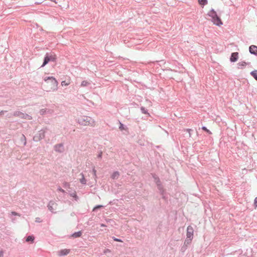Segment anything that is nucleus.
Listing matches in <instances>:
<instances>
[{
    "label": "nucleus",
    "instance_id": "obj_46",
    "mask_svg": "<svg viewBox=\"0 0 257 257\" xmlns=\"http://www.w3.org/2000/svg\"><path fill=\"white\" fill-rule=\"evenodd\" d=\"M4 256V251L3 250H1L0 251V257H3Z\"/></svg>",
    "mask_w": 257,
    "mask_h": 257
},
{
    "label": "nucleus",
    "instance_id": "obj_10",
    "mask_svg": "<svg viewBox=\"0 0 257 257\" xmlns=\"http://www.w3.org/2000/svg\"><path fill=\"white\" fill-rule=\"evenodd\" d=\"M54 150L55 151L62 153L64 151V147L62 144H59L55 145Z\"/></svg>",
    "mask_w": 257,
    "mask_h": 257
},
{
    "label": "nucleus",
    "instance_id": "obj_25",
    "mask_svg": "<svg viewBox=\"0 0 257 257\" xmlns=\"http://www.w3.org/2000/svg\"><path fill=\"white\" fill-rule=\"evenodd\" d=\"M184 132H186L188 133V134H189V138L191 137V132H193V130L192 129L187 128V129L184 130Z\"/></svg>",
    "mask_w": 257,
    "mask_h": 257
},
{
    "label": "nucleus",
    "instance_id": "obj_29",
    "mask_svg": "<svg viewBox=\"0 0 257 257\" xmlns=\"http://www.w3.org/2000/svg\"><path fill=\"white\" fill-rule=\"evenodd\" d=\"M159 192L163 196V198L164 199H166L165 196H164L165 190L164 189V188L159 190Z\"/></svg>",
    "mask_w": 257,
    "mask_h": 257
},
{
    "label": "nucleus",
    "instance_id": "obj_51",
    "mask_svg": "<svg viewBox=\"0 0 257 257\" xmlns=\"http://www.w3.org/2000/svg\"><path fill=\"white\" fill-rule=\"evenodd\" d=\"M41 3H42V2H36L35 3V4H40Z\"/></svg>",
    "mask_w": 257,
    "mask_h": 257
},
{
    "label": "nucleus",
    "instance_id": "obj_19",
    "mask_svg": "<svg viewBox=\"0 0 257 257\" xmlns=\"http://www.w3.org/2000/svg\"><path fill=\"white\" fill-rule=\"evenodd\" d=\"M141 112L142 113L146 114L149 115V113L148 112L147 109H146L145 107L141 106Z\"/></svg>",
    "mask_w": 257,
    "mask_h": 257
},
{
    "label": "nucleus",
    "instance_id": "obj_50",
    "mask_svg": "<svg viewBox=\"0 0 257 257\" xmlns=\"http://www.w3.org/2000/svg\"><path fill=\"white\" fill-rule=\"evenodd\" d=\"M50 1H52V2H53L55 3H57L56 0H50Z\"/></svg>",
    "mask_w": 257,
    "mask_h": 257
},
{
    "label": "nucleus",
    "instance_id": "obj_32",
    "mask_svg": "<svg viewBox=\"0 0 257 257\" xmlns=\"http://www.w3.org/2000/svg\"><path fill=\"white\" fill-rule=\"evenodd\" d=\"M70 184L67 182H65L63 184V187L65 188H70Z\"/></svg>",
    "mask_w": 257,
    "mask_h": 257
},
{
    "label": "nucleus",
    "instance_id": "obj_8",
    "mask_svg": "<svg viewBox=\"0 0 257 257\" xmlns=\"http://www.w3.org/2000/svg\"><path fill=\"white\" fill-rule=\"evenodd\" d=\"M54 111L53 109L49 108H43L40 110V113L42 115L47 114H51Z\"/></svg>",
    "mask_w": 257,
    "mask_h": 257
},
{
    "label": "nucleus",
    "instance_id": "obj_49",
    "mask_svg": "<svg viewBox=\"0 0 257 257\" xmlns=\"http://www.w3.org/2000/svg\"><path fill=\"white\" fill-rule=\"evenodd\" d=\"M191 242V241H189V240H188L187 242H186V243L185 244H189Z\"/></svg>",
    "mask_w": 257,
    "mask_h": 257
},
{
    "label": "nucleus",
    "instance_id": "obj_38",
    "mask_svg": "<svg viewBox=\"0 0 257 257\" xmlns=\"http://www.w3.org/2000/svg\"><path fill=\"white\" fill-rule=\"evenodd\" d=\"M58 190L60 192L64 193H66L65 191L64 190H63V189H62L60 187H59L58 188Z\"/></svg>",
    "mask_w": 257,
    "mask_h": 257
},
{
    "label": "nucleus",
    "instance_id": "obj_13",
    "mask_svg": "<svg viewBox=\"0 0 257 257\" xmlns=\"http://www.w3.org/2000/svg\"><path fill=\"white\" fill-rule=\"evenodd\" d=\"M49 62H50V59L49 58V54L48 53H46L45 56L43 63L41 66V67H44L46 64H47Z\"/></svg>",
    "mask_w": 257,
    "mask_h": 257
},
{
    "label": "nucleus",
    "instance_id": "obj_24",
    "mask_svg": "<svg viewBox=\"0 0 257 257\" xmlns=\"http://www.w3.org/2000/svg\"><path fill=\"white\" fill-rule=\"evenodd\" d=\"M49 58H50V61H52V62H55L56 61V58L55 57V55H49Z\"/></svg>",
    "mask_w": 257,
    "mask_h": 257
},
{
    "label": "nucleus",
    "instance_id": "obj_28",
    "mask_svg": "<svg viewBox=\"0 0 257 257\" xmlns=\"http://www.w3.org/2000/svg\"><path fill=\"white\" fill-rule=\"evenodd\" d=\"M202 129L203 131H205L206 132H207V133L208 134H212V133H211V132L209 130H208V129L207 128V127H206V126H202Z\"/></svg>",
    "mask_w": 257,
    "mask_h": 257
},
{
    "label": "nucleus",
    "instance_id": "obj_14",
    "mask_svg": "<svg viewBox=\"0 0 257 257\" xmlns=\"http://www.w3.org/2000/svg\"><path fill=\"white\" fill-rule=\"evenodd\" d=\"M119 176V173L118 172V171H115L114 172L111 176V178L112 179H117L118 178Z\"/></svg>",
    "mask_w": 257,
    "mask_h": 257
},
{
    "label": "nucleus",
    "instance_id": "obj_37",
    "mask_svg": "<svg viewBox=\"0 0 257 257\" xmlns=\"http://www.w3.org/2000/svg\"><path fill=\"white\" fill-rule=\"evenodd\" d=\"M35 221L37 223H40L42 221V220H41V219L40 218L37 217V218H36Z\"/></svg>",
    "mask_w": 257,
    "mask_h": 257
},
{
    "label": "nucleus",
    "instance_id": "obj_18",
    "mask_svg": "<svg viewBox=\"0 0 257 257\" xmlns=\"http://www.w3.org/2000/svg\"><path fill=\"white\" fill-rule=\"evenodd\" d=\"M250 74L257 81V70L250 72Z\"/></svg>",
    "mask_w": 257,
    "mask_h": 257
},
{
    "label": "nucleus",
    "instance_id": "obj_47",
    "mask_svg": "<svg viewBox=\"0 0 257 257\" xmlns=\"http://www.w3.org/2000/svg\"><path fill=\"white\" fill-rule=\"evenodd\" d=\"M7 111H5V110H2L1 111H0V115H2V114H4L5 112H7Z\"/></svg>",
    "mask_w": 257,
    "mask_h": 257
},
{
    "label": "nucleus",
    "instance_id": "obj_43",
    "mask_svg": "<svg viewBox=\"0 0 257 257\" xmlns=\"http://www.w3.org/2000/svg\"><path fill=\"white\" fill-rule=\"evenodd\" d=\"M157 188L159 191L164 188L163 185L160 184H159V185L157 186Z\"/></svg>",
    "mask_w": 257,
    "mask_h": 257
},
{
    "label": "nucleus",
    "instance_id": "obj_53",
    "mask_svg": "<svg viewBox=\"0 0 257 257\" xmlns=\"http://www.w3.org/2000/svg\"><path fill=\"white\" fill-rule=\"evenodd\" d=\"M73 214H74V213H71V216H73Z\"/></svg>",
    "mask_w": 257,
    "mask_h": 257
},
{
    "label": "nucleus",
    "instance_id": "obj_9",
    "mask_svg": "<svg viewBox=\"0 0 257 257\" xmlns=\"http://www.w3.org/2000/svg\"><path fill=\"white\" fill-rule=\"evenodd\" d=\"M238 58V53L237 52L232 53L230 57V61L231 62H236Z\"/></svg>",
    "mask_w": 257,
    "mask_h": 257
},
{
    "label": "nucleus",
    "instance_id": "obj_42",
    "mask_svg": "<svg viewBox=\"0 0 257 257\" xmlns=\"http://www.w3.org/2000/svg\"><path fill=\"white\" fill-rule=\"evenodd\" d=\"M61 85L62 86H67L68 85V84L67 83H66L65 81H63L61 82Z\"/></svg>",
    "mask_w": 257,
    "mask_h": 257
},
{
    "label": "nucleus",
    "instance_id": "obj_16",
    "mask_svg": "<svg viewBox=\"0 0 257 257\" xmlns=\"http://www.w3.org/2000/svg\"><path fill=\"white\" fill-rule=\"evenodd\" d=\"M247 63L245 62H240L237 63V68L238 69H243L246 65Z\"/></svg>",
    "mask_w": 257,
    "mask_h": 257
},
{
    "label": "nucleus",
    "instance_id": "obj_26",
    "mask_svg": "<svg viewBox=\"0 0 257 257\" xmlns=\"http://www.w3.org/2000/svg\"><path fill=\"white\" fill-rule=\"evenodd\" d=\"M21 140L22 142L24 143V145H26V138L24 135H22V137L21 138Z\"/></svg>",
    "mask_w": 257,
    "mask_h": 257
},
{
    "label": "nucleus",
    "instance_id": "obj_15",
    "mask_svg": "<svg viewBox=\"0 0 257 257\" xmlns=\"http://www.w3.org/2000/svg\"><path fill=\"white\" fill-rule=\"evenodd\" d=\"M69 195L73 197L74 198V199L76 201H78V200H79V197L76 194V193L75 191H74L73 192H70L69 193Z\"/></svg>",
    "mask_w": 257,
    "mask_h": 257
},
{
    "label": "nucleus",
    "instance_id": "obj_21",
    "mask_svg": "<svg viewBox=\"0 0 257 257\" xmlns=\"http://www.w3.org/2000/svg\"><path fill=\"white\" fill-rule=\"evenodd\" d=\"M81 175L82 176V178L80 180V182L81 184L85 185L86 183V180L85 179L83 173H81Z\"/></svg>",
    "mask_w": 257,
    "mask_h": 257
},
{
    "label": "nucleus",
    "instance_id": "obj_2",
    "mask_svg": "<svg viewBox=\"0 0 257 257\" xmlns=\"http://www.w3.org/2000/svg\"><path fill=\"white\" fill-rule=\"evenodd\" d=\"M207 15L211 18V21L214 25L220 26L223 24L220 18L218 16L214 9H212L208 13Z\"/></svg>",
    "mask_w": 257,
    "mask_h": 257
},
{
    "label": "nucleus",
    "instance_id": "obj_20",
    "mask_svg": "<svg viewBox=\"0 0 257 257\" xmlns=\"http://www.w3.org/2000/svg\"><path fill=\"white\" fill-rule=\"evenodd\" d=\"M34 237L33 235H29L27 237L26 241L27 242H33L34 240Z\"/></svg>",
    "mask_w": 257,
    "mask_h": 257
},
{
    "label": "nucleus",
    "instance_id": "obj_31",
    "mask_svg": "<svg viewBox=\"0 0 257 257\" xmlns=\"http://www.w3.org/2000/svg\"><path fill=\"white\" fill-rule=\"evenodd\" d=\"M92 173H93V177L96 179L97 176H96V170L95 169V168L93 167V169H92Z\"/></svg>",
    "mask_w": 257,
    "mask_h": 257
},
{
    "label": "nucleus",
    "instance_id": "obj_34",
    "mask_svg": "<svg viewBox=\"0 0 257 257\" xmlns=\"http://www.w3.org/2000/svg\"><path fill=\"white\" fill-rule=\"evenodd\" d=\"M111 252V250L109 249L106 248L104 250L103 254H106L107 253H109Z\"/></svg>",
    "mask_w": 257,
    "mask_h": 257
},
{
    "label": "nucleus",
    "instance_id": "obj_7",
    "mask_svg": "<svg viewBox=\"0 0 257 257\" xmlns=\"http://www.w3.org/2000/svg\"><path fill=\"white\" fill-rule=\"evenodd\" d=\"M56 206L57 204L53 201H51L49 202L48 205V209L53 213H55L56 212L55 211V210L56 209Z\"/></svg>",
    "mask_w": 257,
    "mask_h": 257
},
{
    "label": "nucleus",
    "instance_id": "obj_22",
    "mask_svg": "<svg viewBox=\"0 0 257 257\" xmlns=\"http://www.w3.org/2000/svg\"><path fill=\"white\" fill-rule=\"evenodd\" d=\"M90 84V83L87 81H82L81 84V86L82 87L87 86Z\"/></svg>",
    "mask_w": 257,
    "mask_h": 257
},
{
    "label": "nucleus",
    "instance_id": "obj_40",
    "mask_svg": "<svg viewBox=\"0 0 257 257\" xmlns=\"http://www.w3.org/2000/svg\"><path fill=\"white\" fill-rule=\"evenodd\" d=\"M155 183H156V184L157 185V186H158L159 185V184L162 185L160 179H158L157 180V182H156Z\"/></svg>",
    "mask_w": 257,
    "mask_h": 257
},
{
    "label": "nucleus",
    "instance_id": "obj_5",
    "mask_svg": "<svg viewBox=\"0 0 257 257\" xmlns=\"http://www.w3.org/2000/svg\"><path fill=\"white\" fill-rule=\"evenodd\" d=\"M193 228L191 225L188 226L187 228V239L185 240V243L188 240H189V241H191L193 237Z\"/></svg>",
    "mask_w": 257,
    "mask_h": 257
},
{
    "label": "nucleus",
    "instance_id": "obj_27",
    "mask_svg": "<svg viewBox=\"0 0 257 257\" xmlns=\"http://www.w3.org/2000/svg\"><path fill=\"white\" fill-rule=\"evenodd\" d=\"M119 124H120V125L119 126V128L120 131H123L125 129V126L120 121H119Z\"/></svg>",
    "mask_w": 257,
    "mask_h": 257
},
{
    "label": "nucleus",
    "instance_id": "obj_4",
    "mask_svg": "<svg viewBox=\"0 0 257 257\" xmlns=\"http://www.w3.org/2000/svg\"><path fill=\"white\" fill-rule=\"evenodd\" d=\"M13 116L19 117L21 118L27 119L28 120H31L32 119V117L31 115L27 113H23L20 111H16L13 113Z\"/></svg>",
    "mask_w": 257,
    "mask_h": 257
},
{
    "label": "nucleus",
    "instance_id": "obj_17",
    "mask_svg": "<svg viewBox=\"0 0 257 257\" xmlns=\"http://www.w3.org/2000/svg\"><path fill=\"white\" fill-rule=\"evenodd\" d=\"M81 235H82V232L81 231H79L75 232L73 233L72 234V236L74 238H77V237H80L81 236Z\"/></svg>",
    "mask_w": 257,
    "mask_h": 257
},
{
    "label": "nucleus",
    "instance_id": "obj_44",
    "mask_svg": "<svg viewBox=\"0 0 257 257\" xmlns=\"http://www.w3.org/2000/svg\"><path fill=\"white\" fill-rule=\"evenodd\" d=\"M13 116V113H8L7 115V117H8V118H10L12 116Z\"/></svg>",
    "mask_w": 257,
    "mask_h": 257
},
{
    "label": "nucleus",
    "instance_id": "obj_35",
    "mask_svg": "<svg viewBox=\"0 0 257 257\" xmlns=\"http://www.w3.org/2000/svg\"><path fill=\"white\" fill-rule=\"evenodd\" d=\"M153 177L154 179V181L156 182L158 179H160L156 175H153Z\"/></svg>",
    "mask_w": 257,
    "mask_h": 257
},
{
    "label": "nucleus",
    "instance_id": "obj_12",
    "mask_svg": "<svg viewBox=\"0 0 257 257\" xmlns=\"http://www.w3.org/2000/svg\"><path fill=\"white\" fill-rule=\"evenodd\" d=\"M70 252L69 249H61L58 252V255L59 256H65L69 254Z\"/></svg>",
    "mask_w": 257,
    "mask_h": 257
},
{
    "label": "nucleus",
    "instance_id": "obj_23",
    "mask_svg": "<svg viewBox=\"0 0 257 257\" xmlns=\"http://www.w3.org/2000/svg\"><path fill=\"white\" fill-rule=\"evenodd\" d=\"M200 5L204 6L207 4V0H198Z\"/></svg>",
    "mask_w": 257,
    "mask_h": 257
},
{
    "label": "nucleus",
    "instance_id": "obj_36",
    "mask_svg": "<svg viewBox=\"0 0 257 257\" xmlns=\"http://www.w3.org/2000/svg\"><path fill=\"white\" fill-rule=\"evenodd\" d=\"M105 221L107 222V223H111V222H113V220L111 219H109V218H106L105 219Z\"/></svg>",
    "mask_w": 257,
    "mask_h": 257
},
{
    "label": "nucleus",
    "instance_id": "obj_52",
    "mask_svg": "<svg viewBox=\"0 0 257 257\" xmlns=\"http://www.w3.org/2000/svg\"><path fill=\"white\" fill-rule=\"evenodd\" d=\"M15 220V218H12V221L13 222H14Z\"/></svg>",
    "mask_w": 257,
    "mask_h": 257
},
{
    "label": "nucleus",
    "instance_id": "obj_6",
    "mask_svg": "<svg viewBox=\"0 0 257 257\" xmlns=\"http://www.w3.org/2000/svg\"><path fill=\"white\" fill-rule=\"evenodd\" d=\"M45 131L41 130L39 131L34 137L33 140L35 142H38L45 137Z\"/></svg>",
    "mask_w": 257,
    "mask_h": 257
},
{
    "label": "nucleus",
    "instance_id": "obj_39",
    "mask_svg": "<svg viewBox=\"0 0 257 257\" xmlns=\"http://www.w3.org/2000/svg\"><path fill=\"white\" fill-rule=\"evenodd\" d=\"M11 214H12V215H15V216H16V215H18V216H20V215L19 213H17L16 212H15V211H12V212H11Z\"/></svg>",
    "mask_w": 257,
    "mask_h": 257
},
{
    "label": "nucleus",
    "instance_id": "obj_41",
    "mask_svg": "<svg viewBox=\"0 0 257 257\" xmlns=\"http://www.w3.org/2000/svg\"><path fill=\"white\" fill-rule=\"evenodd\" d=\"M254 205L255 207H257V196L255 198L254 200Z\"/></svg>",
    "mask_w": 257,
    "mask_h": 257
},
{
    "label": "nucleus",
    "instance_id": "obj_45",
    "mask_svg": "<svg viewBox=\"0 0 257 257\" xmlns=\"http://www.w3.org/2000/svg\"><path fill=\"white\" fill-rule=\"evenodd\" d=\"M102 152H100L98 154V155H97V158H99V159L101 158V157H102Z\"/></svg>",
    "mask_w": 257,
    "mask_h": 257
},
{
    "label": "nucleus",
    "instance_id": "obj_3",
    "mask_svg": "<svg viewBox=\"0 0 257 257\" xmlns=\"http://www.w3.org/2000/svg\"><path fill=\"white\" fill-rule=\"evenodd\" d=\"M77 122L82 125L93 126L94 124V120L89 116H83L77 119Z\"/></svg>",
    "mask_w": 257,
    "mask_h": 257
},
{
    "label": "nucleus",
    "instance_id": "obj_30",
    "mask_svg": "<svg viewBox=\"0 0 257 257\" xmlns=\"http://www.w3.org/2000/svg\"><path fill=\"white\" fill-rule=\"evenodd\" d=\"M103 207V206L101 205H97L94 207V208L93 209V211H95L96 210L102 208Z\"/></svg>",
    "mask_w": 257,
    "mask_h": 257
},
{
    "label": "nucleus",
    "instance_id": "obj_1",
    "mask_svg": "<svg viewBox=\"0 0 257 257\" xmlns=\"http://www.w3.org/2000/svg\"><path fill=\"white\" fill-rule=\"evenodd\" d=\"M44 80L47 86L49 87L47 91H53L57 89L58 82L55 78L53 77H46L44 78Z\"/></svg>",
    "mask_w": 257,
    "mask_h": 257
},
{
    "label": "nucleus",
    "instance_id": "obj_11",
    "mask_svg": "<svg viewBox=\"0 0 257 257\" xmlns=\"http://www.w3.org/2000/svg\"><path fill=\"white\" fill-rule=\"evenodd\" d=\"M249 51L250 54L257 56V46L251 45L249 47Z\"/></svg>",
    "mask_w": 257,
    "mask_h": 257
},
{
    "label": "nucleus",
    "instance_id": "obj_48",
    "mask_svg": "<svg viewBox=\"0 0 257 257\" xmlns=\"http://www.w3.org/2000/svg\"><path fill=\"white\" fill-rule=\"evenodd\" d=\"M100 226L103 227H105L106 226L105 224L101 223V224H100Z\"/></svg>",
    "mask_w": 257,
    "mask_h": 257
},
{
    "label": "nucleus",
    "instance_id": "obj_33",
    "mask_svg": "<svg viewBox=\"0 0 257 257\" xmlns=\"http://www.w3.org/2000/svg\"><path fill=\"white\" fill-rule=\"evenodd\" d=\"M112 238L114 241H118V242H122V240L119 238H116L114 236H113Z\"/></svg>",
    "mask_w": 257,
    "mask_h": 257
}]
</instances>
